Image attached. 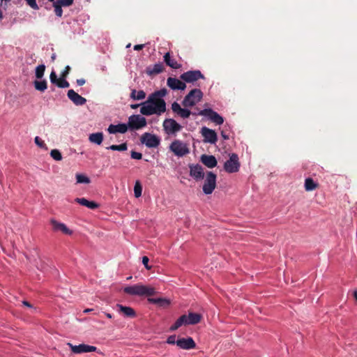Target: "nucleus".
<instances>
[{
	"instance_id": "1",
	"label": "nucleus",
	"mask_w": 357,
	"mask_h": 357,
	"mask_svg": "<svg viewBox=\"0 0 357 357\" xmlns=\"http://www.w3.org/2000/svg\"><path fill=\"white\" fill-rule=\"evenodd\" d=\"M203 97V93L200 89H192L183 98L181 105L183 108L181 107V105L177 102H174L172 104V112L180 116L182 119H188L191 114L197 115V113L192 112L189 107L195 106L198 103Z\"/></svg>"
},
{
	"instance_id": "2",
	"label": "nucleus",
	"mask_w": 357,
	"mask_h": 357,
	"mask_svg": "<svg viewBox=\"0 0 357 357\" xmlns=\"http://www.w3.org/2000/svg\"><path fill=\"white\" fill-rule=\"evenodd\" d=\"M166 111V102L163 98L149 95L147 100L142 103L140 113L145 116L156 114L160 116Z\"/></svg>"
},
{
	"instance_id": "3",
	"label": "nucleus",
	"mask_w": 357,
	"mask_h": 357,
	"mask_svg": "<svg viewBox=\"0 0 357 357\" xmlns=\"http://www.w3.org/2000/svg\"><path fill=\"white\" fill-rule=\"evenodd\" d=\"M123 291L128 295L139 296H151L155 294V289L153 287L141 284L128 286L123 289Z\"/></svg>"
},
{
	"instance_id": "4",
	"label": "nucleus",
	"mask_w": 357,
	"mask_h": 357,
	"mask_svg": "<svg viewBox=\"0 0 357 357\" xmlns=\"http://www.w3.org/2000/svg\"><path fill=\"white\" fill-rule=\"evenodd\" d=\"M146 123V119L139 114H133L128 118V126L131 130H139Z\"/></svg>"
},
{
	"instance_id": "5",
	"label": "nucleus",
	"mask_w": 357,
	"mask_h": 357,
	"mask_svg": "<svg viewBox=\"0 0 357 357\" xmlns=\"http://www.w3.org/2000/svg\"><path fill=\"white\" fill-rule=\"evenodd\" d=\"M163 130L168 135H175L182 126L173 119H166L162 123Z\"/></svg>"
},
{
	"instance_id": "6",
	"label": "nucleus",
	"mask_w": 357,
	"mask_h": 357,
	"mask_svg": "<svg viewBox=\"0 0 357 357\" xmlns=\"http://www.w3.org/2000/svg\"><path fill=\"white\" fill-rule=\"evenodd\" d=\"M169 149L174 155L179 157H182L190 152L187 144L178 139H176L172 142L169 146Z\"/></svg>"
},
{
	"instance_id": "7",
	"label": "nucleus",
	"mask_w": 357,
	"mask_h": 357,
	"mask_svg": "<svg viewBox=\"0 0 357 357\" xmlns=\"http://www.w3.org/2000/svg\"><path fill=\"white\" fill-rule=\"evenodd\" d=\"M241 164L238 156L236 153H231L229 159L224 164V169L228 173H235L238 172Z\"/></svg>"
},
{
	"instance_id": "8",
	"label": "nucleus",
	"mask_w": 357,
	"mask_h": 357,
	"mask_svg": "<svg viewBox=\"0 0 357 357\" xmlns=\"http://www.w3.org/2000/svg\"><path fill=\"white\" fill-rule=\"evenodd\" d=\"M197 115L207 117L216 125H222L224 123L223 117L211 108L200 110Z\"/></svg>"
},
{
	"instance_id": "9",
	"label": "nucleus",
	"mask_w": 357,
	"mask_h": 357,
	"mask_svg": "<svg viewBox=\"0 0 357 357\" xmlns=\"http://www.w3.org/2000/svg\"><path fill=\"white\" fill-rule=\"evenodd\" d=\"M216 174L212 172H208L206 174L204 183L203 185V192L206 195H210L216 187Z\"/></svg>"
},
{
	"instance_id": "10",
	"label": "nucleus",
	"mask_w": 357,
	"mask_h": 357,
	"mask_svg": "<svg viewBox=\"0 0 357 357\" xmlns=\"http://www.w3.org/2000/svg\"><path fill=\"white\" fill-rule=\"evenodd\" d=\"M180 79L185 83H194L199 79H205L204 75L199 70H188L180 75Z\"/></svg>"
},
{
	"instance_id": "11",
	"label": "nucleus",
	"mask_w": 357,
	"mask_h": 357,
	"mask_svg": "<svg viewBox=\"0 0 357 357\" xmlns=\"http://www.w3.org/2000/svg\"><path fill=\"white\" fill-rule=\"evenodd\" d=\"M140 141L149 148H155L159 146L160 140L155 135L145 132L141 137Z\"/></svg>"
},
{
	"instance_id": "12",
	"label": "nucleus",
	"mask_w": 357,
	"mask_h": 357,
	"mask_svg": "<svg viewBox=\"0 0 357 357\" xmlns=\"http://www.w3.org/2000/svg\"><path fill=\"white\" fill-rule=\"evenodd\" d=\"M201 134L204 137L205 143H210L214 144L218 141V135L215 130L206 127H203L201 129Z\"/></svg>"
},
{
	"instance_id": "13",
	"label": "nucleus",
	"mask_w": 357,
	"mask_h": 357,
	"mask_svg": "<svg viewBox=\"0 0 357 357\" xmlns=\"http://www.w3.org/2000/svg\"><path fill=\"white\" fill-rule=\"evenodd\" d=\"M68 345L71 349V351L75 354L93 352V351H96L98 349L96 347L87 345L85 344H80L79 345H73V344L68 342Z\"/></svg>"
},
{
	"instance_id": "14",
	"label": "nucleus",
	"mask_w": 357,
	"mask_h": 357,
	"mask_svg": "<svg viewBox=\"0 0 357 357\" xmlns=\"http://www.w3.org/2000/svg\"><path fill=\"white\" fill-rule=\"evenodd\" d=\"M74 0H56L52 6L54 7V11L55 15L61 17L63 15L62 7H68L73 4Z\"/></svg>"
},
{
	"instance_id": "15",
	"label": "nucleus",
	"mask_w": 357,
	"mask_h": 357,
	"mask_svg": "<svg viewBox=\"0 0 357 357\" xmlns=\"http://www.w3.org/2000/svg\"><path fill=\"white\" fill-rule=\"evenodd\" d=\"M167 86L172 90L183 91L186 88V84L182 79L176 77H168L167 79Z\"/></svg>"
},
{
	"instance_id": "16",
	"label": "nucleus",
	"mask_w": 357,
	"mask_h": 357,
	"mask_svg": "<svg viewBox=\"0 0 357 357\" xmlns=\"http://www.w3.org/2000/svg\"><path fill=\"white\" fill-rule=\"evenodd\" d=\"M190 175L196 180L203 179L204 177V169L202 167L199 165H190Z\"/></svg>"
},
{
	"instance_id": "17",
	"label": "nucleus",
	"mask_w": 357,
	"mask_h": 357,
	"mask_svg": "<svg viewBox=\"0 0 357 357\" xmlns=\"http://www.w3.org/2000/svg\"><path fill=\"white\" fill-rule=\"evenodd\" d=\"M68 98L77 106L84 105L86 102V98L79 95L74 90L70 89L67 93Z\"/></svg>"
},
{
	"instance_id": "18",
	"label": "nucleus",
	"mask_w": 357,
	"mask_h": 357,
	"mask_svg": "<svg viewBox=\"0 0 357 357\" xmlns=\"http://www.w3.org/2000/svg\"><path fill=\"white\" fill-rule=\"evenodd\" d=\"M176 345L183 349H191L196 347V344L192 337L180 338L176 340Z\"/></svg>"
},
{
	"instance_id": "19",
	"label": "nucleus",
	"mask_w": 357,
	"mask_h": 357,
	"mask_svg": "<svg viewBox=\"0 0 357 357\" xmlns=\"http://www.w3.org/2000/svg\"><path fill=\"white\" fill-rule=\"evenodd\" d=\"M128 124L126 123H119L117 125L111 124L109 126L107 131L110 134H115L117 132L123 134L128 131Z\"/></svg>"
},
{
	"instance_id": "20",
	"label": "nucleus",
	"mask_w": 357,
	"mask_h": 357,
	"mask_svg": "<svg viewBox=\"0 0 357 357\" xmlns=\"http://www.w3.org/2000/svg\"><path fill=\"white\" fill-rule=\"evenodd\" d=\"M50 222H51V225H52L54 231H61L63 234H68V235L72 234L73 231L70 229H69L65 224L59 222L53 219L51 220Z\"/></svg>"
},
{
	"instance_id": "21",
	"label": "nucleus",
	"mask_w": 357,
	"mask_h": 357,
	"mask_svg": "<svg viewBox=\"0 0 357 357\" xmlns=\"http://www.w3.org/2000/svg\"><path fill=\"white\" fill-rule=\"evenodd\" d=\"M201 162L208 168L215 167L218 163L215 156L206 154L201 156Z\"/></svg>"
},
{
	"instance_id": "22",
	"label": "nucleus",
	"mask_w": 357,
	"mask_h": 357,
	"mask_svg": "<svg viewBox=\"0 0 357 357\" xmlns=\"http://www.w3.org/2000/svg\"><path fill=\"white\" fill-rule=\"evenodd\" d=\"M164 61L167 66L173 69H179L181 68V64L178 63L174 59L172 58L169 52H167L164 56Z\"/></svg>"
},
{
	"instance_id": "23",
	"label": "nucleus",
	"mask_w": 357,
	"mask_h": 357,
	"mask_svg": "<svg viewBox=\"0 0 357 357\" xmlns=\"http://www.w3.org/2000/svg\"><path fill=\"white\" fill-rule=\"evenodd\" d=\"M164 66H163V64L162 63H155V65H153L152 67L151 66H149L146 68V73L149 75H158L162 72H163L164 70Z\"/></svg>"
},
{
	"instance_id": "24",
	"label": "nucleus",
	"mask_w": 357,
	"mask_h": 357,
	"mask_svg": "<svg viewBox=\"0 0 357 357\" xmlns=\"http://www.w3.org/2000/svg\"><path fill=\"white\" fill-rule=\"evenodd\" d=\"M148 301L163 308H166L170 305V301L164 298H149Z\"/></svg>"
},
{
	"instance_id": "25",
	"label": "nucleus",
	"mask_w": 357,
	"mask_h": 357,
	"mask_svg": "<svg viewBox=\"0 0 357 357\" xmlns=\"http://www.w3.org/2000/svg\"><path fill=\"white\" fill-rule=\"evenodd\" d=\"M116 307L119 308V312L128 317H135L136 314L133 308L128 306H124L121 304H117Z\"/></svg>"
},
{
	"instance_id": "26",
	"label": "nucleus",
	"mask_w": 357,
	"mask_h": 357,
	"mask_svg": "<svg viewBox=\"0 0 357 357\" xmlns=\"http://www.w3.org/2000/svg\"><path fill=\"white\" fill-rule=\"evenodd\" d=\"M75 201V202L91 209H96L99 206V205L96 202L93 201H89L85 198H76Z\"/></svg>"
},
{
	"instance_id": "27",
	"label": "nucleus",
	"mask_w": 357,
	"mask_h": 357,
	"mask_svg": "<svg viewBox=\"0 0 357 357\" xmlns=\"http://www.w3.org/2000/svg\"><path fill=\"white\" fill-rule=\"evenodd\" d=\"M202 319V314L199 313L190 312L187 316L188 324H197L201 321Z\"/></svg>"
},
{
	"instance_id": "28",
	"label": "nucleus",
	"mask_w": 357,
	"mask_h": 357,
	"mask_svg": "<svg viewBox=\"0 0 357 357\" xmlns=\"http://www.w3.org/2000/svg\"><path fill=\"white\" fill-rule=\"evenodd\" d=\"M305 190L307 192L312 191L319 188V184L316 183L312 178H307L304 183Z\"/></svg>"
},
{
	"instance_id": "29",
	"label": "nucleus",
	"mask_w": 357,
	"mask_h": 357,
	"mask_svg": "<svg viewBox=\"0 0 357 357\" xmlns=\"http://www.w3.org/2000/svg\"><path fill=\"white\" fill-rule=\"evenodd\" d=\"M188 325L187 322V315L183 314L181 316L176 322L170 327V331H174L177 330L182 325Z\"/></svg>"
},
{
	"instance_id": "30",
	"label": "nucleus",
	"mask_w": 357,
	"mask_h": 357,
	"mask_svg": "<svg viewBox=\"0 0 357 357\" xmlns=\"http://www.w3.org/2000/svg\"><path fill=\"white\" fill-rule=\"evenodd\" d=\"M89 139L91 143L100 145L103 141L102 132H95L89 135Z\"/></svg>"
},
{
	"instance_id": "31",
	"label": "nucleus",
	"mask_w": 357,
	"mask_h": 357,
	"mask_svg": "<svg viewBox=\"0 0 357 357\" xmlns=\"http://www.w3.org/2000/svg\"><path fill=\"white\" fill-rule=\"evenodd\" d=\"M130 97L135 100H141L146 98V93L143 90L137 91L135 89H132Z\"/></svg>"
},
{
	"instance_id": "32",
	"label": "nucleus",
	"mask_w": 357,
	"mask_h": 357,
	"mask_svg": "<svg viewBox=\"0 0 357 357\" xmlns=\"http://www.w3.org/2000/svg\"><path fill=\"white\" fill-rule=\"evenodd\" d=\"M33 84L35 89L39 91H44L47 89V83L45 79L40 81L36 80Z\"/></svg>"
},
{
	"instance_id": "33",
	"label": "nucleus",
	"mask_w": 357,
	"mask_h": 357,
	"mask_svg": "<svg viewBox=\"0 0 357 357\" xmlns=\"http://www.w3.org/2000/svg\"><path fill=\"white\" fill-rule=\"evenodd\" d=\"M107 149H110L112 151H124L128 149V146L126 143H123L119 145H111L110 146L107 148Z\"/></svg>"
},
{
	"instance_id": "34",
	"label": "nucleus",
	"mask_w": 357,
	"mask_h": 357,
	"mask_svg": "<svg viewBox=\"0 0 357 357\" xmlns=\"http://www.w3.org/2000/svg\"><path fill=\"white\" fill-rule=\"evenodd\" d=\"M45 70V66L44 64L38 66L36 68V72H35L36 77L37 79H41L44 75Z\"/></svg>"
},
{
	"instance_id": "35",
	"label": "nucleus",
	"mask_w": 357,
	"mask_h": 357,
	"mask_svg": "<svg viewBox=\"0 0 357 357\" xmlns=\"http://www.w3.org/2000/svg\"><path fill=\"white\" fill-rule=\"evenodd\" d=\"M142 186L139 181L135 182L134 186V194L135 197L138 198L142 195Z\"/></svg>"
},
{
	"instance_id": "36",
	"label": "nucleus",
	"mask_w": 357,
	"mask_h": 357,
	"mask_svg": "<svg viewBox=\"0 0 357 357\" xmlns=\"http://www.w3.org/2000/svg\"><path fill=\"white\" fill-rule=\"evenodd\" d=\"M51 157L56 160L60 161L62 160V155L58 149H52L50 152Z\"/></svg>"
},
{
	"instance_id": "37",
	"label": "nucleus",
	"mask_w": 357,
	"mask_h": 357,
	"mask_svg": "<svg viewBox=\"0 0 357 357\" xmlns=\"http://www.w3.org/2000/svg\"><path fill=\"white\" fill-rule=\"evenodd\" d=\"M76 179H77V183H90V179L83 175V174H76Z\"/></svg>"
},
{
	"instance_id": "38",
	"label": "nucleus",
	"mask_w": 357,
	"mask_h": 357,
	"mask_svg": "<svg viewBox=\"0 0 357 357\" xmlns=\"http://www.w3.org/2000/svg\"><path fill=\"white\" fill-rule=\"evenodd\" d=\"M167 94V90L166 89H162L158 91H155V92L152 93L151 95L158 98H162Z\"/></svg>"
},
{
	"instance_id": "39",
	"label": "nucleus",
	"mask_w": 357,
	"mask_h": 357,
	"mask_svg": "<svg viewBox=\"0 0 357 357\" xmlns=\"http://www.w3.org/2000/svg\"><path fill=\"white\" fill-rule=\"evenodd\" d=\"M66 77H61L57 84H56L59 88H68L70 86V84L68 81L66 80Z\"/></svg>"
},
{
	"instance_id": "40",
	"label": "nucleus",
	"mask_w": 357,
	"mask_h": 357,
	"mask_svg": "<svg viewBox=\"0 0 357 357\" xmlns=\"http://www.w3.org/2000/svg\"><path fill=\"white\" fill-rule=\"evenodd\" d=\"M28 6L33 10H38L39 6L36 3V0H24Z\"/></svg>"
},
{
	"instance_id": "41",
	"label": "nucleus",
	"mask_w": 357,
	"mask_h": 357,
	"mask_svg": "<svg viewBox=\"0 0 357 357\" xmlns=\"http://www.w3.org/2000/svg\"><path fill=\"white\" fill-rule=\"evenodd\" d=\"M34 142L36 144L37 146H38L40 148H46V144H45L44 141H43L39 137H36L34 139Z\"/></svg>"
},
{
	"instance_id": "42",
	"label": "nucleus",
	"mask_w": 357,
	"mask_h": 357,
	"mask_svg": "<svg viewBox=\"0 0 357 357\" xmlns=\"http://www.w3.org/2000/svg\"><path fill=\"white\" fill-rule=\"evenodd\" d=\"M50 81L52 84H56L59 78H57V75L54 71H52L50 75Z\"/></svg>"
},
{
	"instance_id": "43",
	"label": "nucleus",
	"mask_w": 357,
	"mask_h": 357,
	"mask_svg": "<svg viewBox=\"0 0 357 357\" xmlns=\"http://www.w3.org/2000/svg\"><path fill=\"white\" fill-rule=\"evenodd\" d=\"M131 158L132 159L140 160L142 158V154L136 151H131Z\"/></svg>"
},
{
	"instance_id": "44",
	"label": "nucleus",
	"mask_w": 357,
	"mask_h": 357,
	"mask_svg": "<svg viewBox=\"0 0 357 357\" xmlns=\"http://www.w3.org/2000/svg\"><path fill=\"white\" fill-rule=\"evenodd\" d=\"M149 261V259L148 257L144 256L142 257V264L144 265L145 268L147 270H151V267L150 266H149V264H148Z\"/></svg>"
},
{
	"instance_id": "45",
	"label": "nucleus",
	"mask_w": 357,
	"mask_h": 357,
	"mask_svg": "<svg viewBox=\"0 0 357 357\" xmlns=\"http://www.w3.org/2000/svg\"><path fill=\"white\" fill-rule=\"evenodd\" d=\"M167 343L169 344H176V335H170L167 340Z\"/></svg>"
},
{
	"instance_id": "46",
	"label": "nucleus",
	"mask_w": 357,
	"mask_h": 357,
	"mask_svg": "<svg viewBox=\"0 0 357 357\" xmlns=\"http://www.w3.org/2000/svg\"><path fill=\"white\" fill-rule=\"evenodd\" d=\"M70 70V68L69 66H67L64 70L62 72L61 77H66L69 74V72Z\"/></svg>"
},
{
	"instance_id": "47",
	"label": "nucleus",
	"mask_w": 357,
	"mask_h": 357,
	"mask_svg": "<svg viewBox=\"0 0 357 357\" xmlns=\"http://www.w3.org/2000/svg\"><path fill=\"white\" fill-rule=\"evenodd\" d=\"M144 44H141V45H135L134 46V50H137V51H139V50H141L144 48Z\"/></svg>"
},
{
	"instance_id": "48",
	"label": "nucleus",
	"mask_w": 357,
	"mask_h": 357,
	"mask_svg": "<svg viewBox=\"0 0 357 357\" xmlns=\"http://www.w3.org/2000/svg\"><path fill=\"white\" fill-rule=\"evenodd\" d=\"M77 84L79 86H82V85H84L85 84V79H77Z\"/></svg>"
},
{
	"instance_id": "49",
	"label": "nucleus",
	"mask_w": 357,
	"mask_h": 357,
	"mask_svg": "<svg viewBox=\"0 0 357 357\" xmlns=\"http://www.w3.org/2000/svg\"><path fill=\"white\" fill-rule=\"evenodd\" d=\"M22 304H23L24 305H25V306L28 307H30V308H32V307H33L32 305H31L29 302H28V301H24L22 302Z\"/></svg>"
},
{
	"instance_id": "50",
	"label": "nucleus",
	"mask_w": 357,
	"mask_h": 357,
	"mask_svg": "<svg viewBox=\"0 0 357 357\" xmlns=\"http://www.w3.org/2000/svg\"><path fill=\"white\" fill-rule=\"evenodd\" d=\"M221 135H222V138L224 139H229V136L227 135L223 131H222Z\"/></svg>"
},
{
	"instance_id": "51",
	"label": "nucleus",
	"mask_w": 357,
	"mask_h": 357,
	"mask_svg": "<svg viewBox=\"0 0 357 357\" xmlns=\"http://www.w3.org/2000/svg\"><path fill=\"white\" fill-rule=\"evenodd\" d=\"M353 296H354V298L356 302H357V289L354 291Z\"/></svg>"
},
{
	"instance_id": "52",
	"label": "nucleus",
	"mask_w": 357,
	"mask_h": 357,
	"mask_svg": "<svg viewBox=\"0 0 357 357\" xmlns=\"http://www.w3.org/2000/svg\"><path fill=\"white\" fill-rule=\"evenodd\" d=\"M140 105H142V104H140ZM139 106V104H135V105H131L130 107L132 109H137Z\"/></svg>"
},
{
	"instance_id": "53",
	"label": "nucleus",
	"mask_w": 357,
	"mask_h": 357,
	"mask_svg": "<svg viewBox=\"0 0 357 357\" xmlns=\"http://www.w3.org/2000/svg\"><path fill=\"white\" fill-rule=\"evenodd\" d=\"M93 310V309H90V308H86L84 310V313H89L90 312H91Z\"/></svg>"
},
{
	"instance_id": "54",
	"label": "nucleus",
	"mask_w": 357,
	"mask_h": 357,
	"mask_svg": "<svg viewBox=\"0 0 357 357\" xmlns=\"http://www.w3.org/2000/svg\"><path fill=\"white\" fill-rule=\"evenodd\" d=\"M105 315H106V317L107 318H109V319H112V315L110 313L105 312Z\"/></svg>"
},
{
	"instance_id": "55",
	"label": "nucleus",
	"mask_w": 357,
	"mask_h": 357,
	"mask_svg": "<svg viewBox=\"0 0 357 357\" xmlns=\"http://www.w3.org/2000/svg\"><path fill=\"white\" fill-rule=\"evenodd\" d=\"M9 1H10V0H1L2 4L3 3V2L8 3Z\"/></svg>"
},
{
	"instance_id": "56",
	"label": "nucleus",
	"mask_w": 357,
	"mask_h": 357,
	"mask_svg": "<svg viewBox=\"0 0 357 357\" xmlns=\"http://www.w3.org/2000/svg\"><path fill=\"white\" fill-rule=\"evenodd\" d=\"M3 3H3V5H2V6H3L4 9H6V6H7V3H6V2H3Z\"/></svg>"
},
{
	"instance_id": "57",
	"label": "nucleus",
	"mask_w": 357,
	"mask_h": 357,
	"mask_svg": "<svg viewBox=\"0 0 357 357\" xmlns=\"http://www.w3.org/2000/svg\"><path fill=\"white\" fill-rule=\"evenodd\" d=\"M55 58H56V55H55V54H53V55L52 56V60H54V59H55Z\"/></svg>"
},
{
	"instance_id": "58",
	"label": "nucleus",
	"mask_w": 357,
	"mask_h": 357,
	"mask_svg": "<svg viewBox=\"0 0 357 357\" xmlns=\"http://www.w3.org/2000/svg\"><path fill=\"white\" fill-rule=\"evenodd\" d=\"M48 1L50 2H52L54 3V2H55L56 0H48Z\"/></svg>"
}]
</instances>
